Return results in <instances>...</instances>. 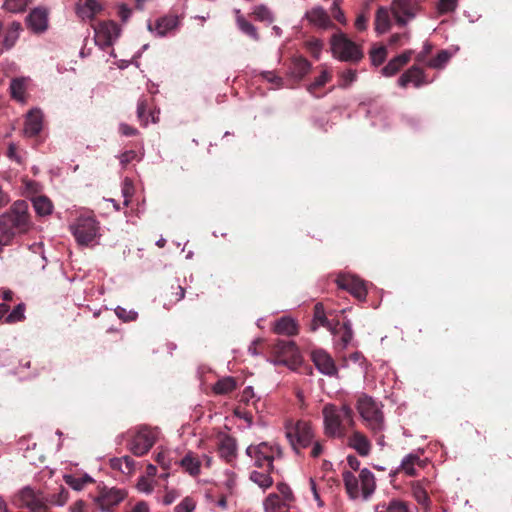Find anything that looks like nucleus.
I'll return each instance as SVG.
<instances>
[{"instance_id":"f257e3e1","label":"nucleus","mask_w":512,"mask_h":512,"mask_svg":"<svg viewBox=\"0 0 512 512\" xmlns=\"http://www.w3.org/2000/svg\"><path fill=\"white\" fill-rule=\"evenodd\" d=\"M32 227L28 202L15 201L6 212L0 215V245L11 244L16 236L27 233Z\"/></svg>"},{"instance_id":"f03ea898","label":"nucleus","mask_w":512,"mask_h":512,"mask_svg":"<svg viewBox=\"0 0 512 512\" xmlns=\"http://www.w3.org/2000/svg\"><path fill=\"white\" fill-rule=\"evenodd\" d=\"M324 433L330 438H344L349 428L355 426L354 412L344 403L340 407L326 404L322 409Z\"/></svg>"},{"instance_id":"7ed1b4c3","label":"nucleus","mask_w":512,"mask_h":512,"mask_svg":"<svg viewBox=\"0 0 512 512\" xmlns=\"http://www.w3.org/2000/svg\"><path fill=\"white\" fill-rule=\"evenodd\" d=\"M356 409L362 417L366 428L376 440V443L384 447L386 445L384 435L386 423L381 408L372 397L363 394L357 400Z\"/></svg>"},{"instance_id":"20e7f679","label":"nucleus","mask_w":512,"mask_h":512,"mask_svg":"<svg viewBox=\"0 0 512 512\" xmlns=\"http://www.w3.org/2000/svg\"><path fill=\"white\" fill-rule=\"evenodd\" d=\"M286 437L293 450L300 454V449L307 448L313 443L314 432L311 423L306 420L288 421L285 424Z\"/></svg>"},{"instance_id":"39448f33","label":"nucleus","mask_w":512,"mask_h":512,"mask_svg":"<svg viewBox=\"0 0 512 512\" xmlns=\"http://www.w3.org/2000/svg\"><path fill=\"white\" fill-rule=\"evenodd\" d=\"M331 49L336 58L345 62L358 63L364 57L361 47L342 33L332 36Z\"/></svg>"},{"instance_id":"423d86ee","label":"nucleus","mask_w":512,"mask_h":512,"mask_svg":"<svg viewBox=\"0 0 512 512\" xmlns=\"http://www.w3.org/2000/svg\"><path fill=\"white\" fill-rule=\"evenodd\" d=\"M246 454L254 461L257 468H267L268 471H274V460L280 456L281 450L278 446L271 445L268 442L251 444L246 449Z\"/></svg>"},{"instance_id":"0eeeda50","label":"nucleus","mask_w":512,"mask_h":512,"mask_svg":"<svg viewBox=\"0 0 512 512\" xmlns=\"http://www.w3.org/2000/svg\"><path fill=\"white\" fill-rule=\"evenodd\" d=\"M71 231L79 245L88 246L99 236V223L92 216H80Z\"/></svg>"},{"instance_id":"6e6552de","label":"nucleus","mask_w":512,"mask_h":512,"mask_svg":"<svg viewBox=\"0 0 512 512\" xmlns=\"http://www.w3.org/2000/svg\"><path fill=\"white\" fill-rule=\"evenodd\" d=\"M273 353L278 362L287 366H297L301 363V355L293 341L278 340L273 345Z\"/></svg>"},{"instance_id":"1a4fd4ad","label":"nucleus","mask_w":512,"mask_h":512,"mask_svg":"<svg viewBox=\"0 0 512 512\" xmlns=\"http://www.w3.org/2000/svg\"><path fill=\"white\" fill-rule=\"evenodd\" d=\"M94 32L96 44L106 49L119 37L120 29L114 21H101L94 26Z\"/></svg>"},{"instance_id":"9d476101","label":"nucleus","mask_w":512,"mask_h":512,"mask_svg":"<svg viewBox=\"0 0 512 512\" xmlns=\"http://www.w3.org/2000/svg\"><path fill=\"white\" fill-rule=\"evenodd\" d=\"M417 0H393L391 3V11L400 27L406 26L410 19L416 16L418 10Z\"/></svg>"},{"instance_id":"9b49d317","label":"nucleus","mask_w":512,"mask_h":512,"mask_svg":"<svg viewBox=\"0 0 512 512\" xmlns=\"http://www.w3.org/2000/svg\"><path fill=\"white\" fill-rule=\"evenodd\" d=\"M25 24L34 34H43L49 28V10L42 6L32 9L25 19Z\"/></svg>"},{"instance_id":"f8f14e48","label":"nucleus","mask_w":512,"mask_h":512,"mask_svg":"<svg viewBox=\"0 0 512 512\" xmlns=\"http://www.w3.org/2000/svg\"><path fill=\"white\" fill-rule=\"evenodd\" d=\"M125 498V493L117 488L102 487L99 489L95 502L103 512H108Z\"/></svg>"},{"instance_id":"ddd939ff","label":"nucleus","mask_w":512,"mask_h":512,"mask_svg":"<svg viewBox=\"0 0 512 512\" xmlns=\"http://www.w3.org/2000/svg\"><path fill=\"white\" fill-rule=\"evenodd\" d=\"M337 286L340 289L348 291L359 301H364L367 296V288L360 278L354 275H339L336 279Z\"/></svg>"},{"instance_id":"4468645a","label":"nucleus","mask_w":512,"mask_h":512,"mask_svg":"<svg viewBox=\"0 0 512 512\" xmlns=\"http://www.w3.org/2000/svg\"><path fill=\"white\" fill-rule=\"evenodd\" d=\"M155 437L153 433L146 429H140L130 442V451L135 456L145 455L154 445Z\"/></svg>"},{"instance_id":"2eb2a0df","label":"nucleus","mask_w":512,"mask_h":512,"mask_svg":"<svg viewBox=\"0 0 512 512\" xmlns=\"http://www.w3.org/2000/svg\"><path fill=\"white\" fill-rule=\"evenodd\" d=\"M181 24V18L176 14H167L158 18L154 25L151 23L148 24V30L151 32H156V35L159 37L167 36L168 34L176 31Z\"/></svg>"},{"instance_id":"dca6fc26","label":"nucleus","mask_w":512,"mask_h":512,"mask_svg":"<svg viewBox=\"0 0 512 512\" xmlns=\"http://www.w3.org/2000/svg\"><path fill=\"white\" fill-rule=\"evenodd\" d=\"M14 503L19 508H27L31 512H43L46 505L35 495L34 491L29 488H23L14 499Z\"/></svg>"},{"instance_id":"f3484780","label":"nucleus","mask_w":512,"mask_h":512,"mask_svg":"<svg viewBox=\"0 0 512 512\" xmlns=\"http://www.w3.org/2000/svg\"><path fill=\"white\" fill-rule=\"evenodd\" d=\"M311 360L322 374L330 377L338 375V368L333 358L326 351L322 349L312 351Z\"/></svg>"},{"instance_id":"a211bd4d","label":"nucleus","mask_w":512,"mask_h":512,"mask_svg":"<svg viewBox=\"0 0 512 512\" xmlns=\"http://www.w3.org/2000/svg\"><path fill=\"white\" fill-rule=\"evenodd\" d=\"M304 19H306L311 26L318 29L326 30L334 27V23L332 22L328 12L319 5L307 10L304 15Z\"/></svg>"},{"instance_id":"6ab92c4d","label":"nucleus","mask_w":512,"mask_h":512,"mask_svg":"<svg viewBox=\"0 0 512 512\" xmlns=\"http://www.w3.org/2000/svg\"><path fill=\"white\" fill-rule=\"evenodd\" d=\"M347 444L362 457L368 456L372 449V444L368 437L358 430L352 431L348 436Z\"/></svg>"},{"instance_id":"aec40b11","label":"nucleus","mask_w":512,"mask_h":512,"mask_svg":"<svg viewBox=\"0 0 512 512\" xmlns=\"http://www.w3.org/2000/svg\"><path fill=\"white\" fill-rule=\"evenodd\" d=\"M319 326L327 328L331 333H336V327L339 326L338 320H329L327 318L322 303H316L314 306V315L311 324V329L315 331Z\"/></svg>"},{"instance_id":"412c9836","label":"nucleus","mask_w":512,"mask_h":512,"mask_svg":"<svg viewBox=\"0 0 512 512\" xmlns=\"http://www.w3.org/2000/svg\"><path fill=\"white\" fill-rule=\"evenodd\" d=\"M412 53V50H407L402 54L392 58L387 63V65L382 68V74L384 76L390 77L398 73L400 69L410 61Z\"/></svg>"},{"instance_id":"4be33fe9","label":"nucleus","mask_w":512,"mask_h":512,"mask_svg":"<svg viewBox=\"0 0 512 512\" xmlns=\"http://www.w3.org/2000/svg\"><path fill=\"white\" fill-rule=\"evenodd\" d=\"M43 116L40 110H31L27 114L24 133L28 137L37 136L42 130Z\"/></svg>"},{"instance_id":"5701e85b","label":"nucleus","mask_w":512,"mask_h":512,"mask_svg":"<svg viewBox=\"0 0 512 512\" xmlns=\"http://www.w3.org/2000/svg\"><path fill=\"white\" fill-rule=\"evenodd\" d=\"M424 77V71L420 67L414 65L400 76L398 84L401 87H406L409 83H414L416 87H420L426 83Z\"/></svg>"},{"instance_id":"b1692460","label":"nucleus","mask_w":512,"mask_h":512,"mask_svg":"<svg viewBox=\"0 0 512 512\" xmlns=\"http://www.w3.org/2000/svg\"><path fill=\"white\" fill-rule=\"evenodd\" d=\"M179 465L186 473L192 477H197L200 475L201 460L199 456L192 451H189L185 454V456L179 461Z\"/></svg>"},{"instance_id":"393cba45","label":"nucleus","mask_w":512,"mask_h":512,"mask_svg":"<svg viewBox=\"0 0 512 512\" xmlns=\"http://www.w3.org/2000/svg\"><path fill=\"white\" fill-rule=\"evenodd\" d=\"M218 452L227 462H231L236 456V441L229 435L223 436L218 444Z\"/></svg>"},{"instance_id":"a878e982","label":"nucleus","mask_w":512,"mask_h":512,"mask_svg":"<svg viewBox=\"0 0 512 512\" xmlns=\"http://www.w3.org/2000/svg\"><path fill=\"white\" fill-rule=\"evenodd\" d=\"M265 512H287L289 504L277 493H270L263 503Z\"/></svg>"},{"instance_id":"bb28decb","label":"nucleus","mask_w":512,"mask_h":512,"mask_svg":"<svg viewBox=\"0 0 512 512\" xmlns=\"http://www.w3.org/2000/svg\"><path fill=\"white\" fill-rule=\"evenodd\" d=\"M102 10L101 4L97 0H86L82 5H78L77 15L84 19H92Z\"/></svg>"},{"instance_id":"cd10ccee","label":"nucleus","mask_w":512,"mask_h":512,"mask_svg":"<svg viewBox=\"0 0 512 512\" xmlns=\"http://www.w3.org/2000/svg\"><path fill=\"white\" fill-rule=\"evenodd\" d=\"M359 481L361 482L362 495L367 499L375 490V477L374 474L367 468L360 471Z\"/></svg>"},{"instance_id":"c85d7f7f","label":"nucleus","mask_w":512,"mask_h":512,"mask_svg":"<svg viewBox=\"0 0 512 512\" xmlns=\"http://www.w3.org/2000/svg\"><path fill=\"white\" fill-rule=\"evenodd\" d=\"M310 68L311 64L306 58L296 57L292 60L290 66V73L295 79L301 80L304 76L308 74Z\"/></svg>"},{"instance_id":"c756f323","label":"nucleus","mask_w":512,"mask_h":512,"mask_svg":"<svg viewBox=\"0 0 512 512\" xmlns=\"http://www.w3.org/2000/svg\"><path fill=\"white\" fill-rule=\"evenodd\" d=\"M264 471L260 472V471H257V470H254L250 473V476H249V479L257 484L260 488L266 490L268 488H270L273 483H274V480L271 476V473L273 471H268L267 468H263Z\"/></svg>"},{"instance_id":"7c9ffc66","label":"nucleus","mask_w":512,"mask_h":512,"mask_svg":"<svg viewBox=\"0 0 512 512\" xmlns=\"http://www.w3.org/2000/svg\"><path fill=\"white\" fill-rule=\"evenodd\" d=\"M237 388V380L234 377L228 376L219 379L213 385V392L217 395H227Z\"/></svg>"},{"instance_id":"2f4dec72","label":"nucleus","mask_w":512,"mask_h":512,"mask_svg":"<svg viewBox=\"0 0 512 512\" xmlns=\"http://www.w3.org/2000/svg\"><path fill=\"white\" fill-rule=\"evenodd\" d=\"M343 482L347 494L351 499H356L359 496V477L357 478L352 472L344 471L342 473Z\"/></svg>"},{"instance_id":"473e14b6","label":"nucleus","mask_w":512,"mask_h":512,"mask_svg":"<svg viewBox=\"0 0 512 512\" xmlns=\"http://www.w3.org/2000/svg\"><path fill=\"white\" fill-rule=\"evenodd\" d=\"M391 26L389 11L386 7H379L375 14V30L378 33H385Z\"/></svg>"},{"instance_id":"72a5a7b5","label":"nucleus","mask_w":512,"mask_h":512,"mask_svg":"<svg viewBox=\"0 0 512 512\" xmlns=\"http://www.w3.org/2000/svg\"><path fill=\"white\" fill-rule=\"evenodd\" d=\"M274 331L280 335L292 336L298 333V328L294 320L283 317L275 323Z\"/></svg>"},{"instance_id":"f704fd0d","label":"nucleus","mask_w":512,"mask_h":512,"mask_svg":"<svg viewBox=\"0 0 512 512\" xmlns=\"http://www.w3.org/2000/svg\"><path fill=\"white\" fill-rule=\"evenodd\" d=\"M236 23L238 28L247 36L252 38L254 41H258L260 39L259 33L256 27L247 21L245 17L240 13L239 10L236 11Z\"/></svg>"},{"instance_id":"c9c22d12","label":"nucleus","mask_w":512,"mask_h":512,"mask_svg":"<svg viewBox=\"0 0 512 512\" xmlns=\"http://www.w3.org/2000/svg\"><path fill=\"white\" fill-rule=\"evenodd\" d=\"M33 207L39 216H47L52 213L53 204L46 196H37L33 199Z\"/></svg>"},{"instance_id":"e433bc0d","label":"nucleus","mask_w":512,"mask_h":512,"mask_svg":"<svg viewBox=\"0 0 512 512\" xmlns=\"http://www.w3.org/2000/svg\"><path fill=\"white\" fill-rule=\"evenodd\" d=\"M332 334L339 335L342 347L343 348L347 347V345L351 342V340L353 338V331H352L350 321L346 320L343 323L339 322V326L336 327V333H332Z\"/></svg>"},{"instance_id":"4c0bfd02","label":"nucleus","mask_w":512,"mask_h":512,"mask_svg":"<svg viewBox=\"0 0 512 512\" xmlns=\"http://www.w3.org/2000/svg\"><path fill=\"white\" fill-rule=\"evenodd\" d=\"M415 465L423 467V461L416 454H409L402 460L401 469L409 476H416Z\"/></svg>"},{"instance_id":"58836bf2","label":"nucleus","mask_w":512,"mask_h":512,"mask_svg":"<svg viewBox=\"0 0 512 512\" xmlns=\"http://www.w3.org/2000/svg\"><path fill=\"white\" fill-rule=\"evenodd\" d=\"M64 480L74 490H81L85 484L93 482V479L87 474L83 476L65 475Z\"/></svg>"},{"instance_id":"ea45409f","label":"nucleus","mask_w":512,"mask_h":512,"mask_svg":"<svg viewBox=\"0 0 512 512\" xmlns=\"http://www.w3.org/2000/svg\"><path fill=\"white\" fill-rule=\"evenodd\" d=\"M11 96L17 101L23 102L25 100V80L16 78L10 84Z\"/></svg>"},{"instance_id":"a19ab883","label":"nucleus","mask_w":512,"mask_h":512,"mask_svg":"<svg viewBox=\"0 0 512 512\" xmlns=\"http://www.w3.org/2000/svg\"><path fill=\"white\" fill-rule=\"evenodd\" d=\"M25 309L24 303H19L5 318V323L13 324L25 320Z\"/></svg>"},{"instance_id":"79ce46f5","label":"nucleus","mask_w":512,"mask_h":512,"mask_svg":"<svg viewBox=\"0 0 512 512\" xmlns=\"http://www.w3.org/2000/svg\"><path fill=\"white\" fill-rule=\"evenodd\" d=\"M32 0H5L3 7L12 13H20L25 11L26 7Z\"/></svg>"},{"instance_id":"37998d69","label":"nucleus","mask_w":512,"mask_h":512,"mask_svg":"<svg viewBox=\"0 0 512 512\" xmlns=\"http://www.w3.org/2000/svg\"><path fill=\"white\" fill-rule=\"evenodd\" d=\"M148 106H149V99L148 98L141 97L138 100V104H137V118H138L139 122L142 125H144V126H146L148 124V121H149V117H148V114H147Z\"/></svg>"},{"instance_id":"c03bdc74","label":"nucleus","mask_w":512,"mask_h":512,"mask_svg":"<svg viewBox=\"0 0 512 512\" xmlns=\"http://www.w3.org/2000/svg\"><path fill=\"white\" fill-rule=\"evenodd\" d=\"M21 30V24L19 22H12L6 32L4 43L7 47L14 45L18 38L19 31Z\"/></svg>"},{"instance_id":"a18cd8bd","label":"nucleus","mask_w":512,"mask_h":512,"mask_svg":"<svg viewBox=\"0 0 512 512\" xmlns=\"http://www.w3.org/2000/svg\"><path fill=\"white\" fill-rule=\"evenodd\" d=\"M387 57V49L385 46L374 47L370 51L371 62L374 66H380Z\"/></svg>"},{"instance_id":"49530a36","label":"nucleus","mask_w":512,"mask_h":512,"mask_svg":"<svg viewBox=\"0 0 512 512\" xmlns=\"http://www.w3.org/2000/svg\"><path fill=\"white\" fill-rule=\"evenodd\" d=\"M331 79V74L327 70H323L321 74L308 86V91L315 94V91L323 87Z\"/></svg>"},{"instance_id":"de8ad7c7","label":"nucleus","mask_w":512,"mask_h":512,"mask_svg":"<svg viewBox=\"0 0 512 512\" xmlns=\"http://www.w3.org/2000/svg\"><path fill=\"white\" fill-rule=\"evenodd\" d=\"M253 15L259 21H267V22H270V23L273 21L272 13L264 5L256 6L254 8V10H253Z\"/></svg>"},{"instance_id":"09e8293b","label":"nucleus","mask_w":512,"mask_h":512,"mask_svg":"<svg viewBox=\"0 0 512 512\" xmlns=\"http://www.w3.org/2000/svg\"><path fill=\"white\" fill-rule=\"evenodd\" d=\"M341 82L339 86L341 88H347L350 86L354 81L357 79V71L353 69H348L346 71H343L340 74Z\"/></svg>"},{"instance_id":"8fccbe9b","label":"nucleus","mask_w":512,"mask_h":512,"mask_svg":"<svg viewBox=\"0 0 512 512\" xmlns=\"http://www.w3.org/2000/svg\"><path fill=\"white\" fill-rule=\"evenodd\" d=\"M196 501L191 497H185L175 508V512H194Z\"/></svg>"},{"instance_id":"3c124183","label":"nucleus","mask_w":512,"mask_h":512,"mask_svg":"<svg viewBox=\"0 0 512 512\" xmlns=\"http://www.w3.org/2000/svg\"><path fill=\"white\" fill-rule=\"evenodd\" d=\"M380 512H409V509L404 501L393 499L386 506L385 510Z\"/></svg>"},{"instance_id":"603ef678","label":"nucleus","mask_w":512,"mask_h":512,"mask_svg":"<svg viewBox=\"0 0 512 512\" xmlns=\"http://www.w3.org/2000/svg\"><path fill=\"white\" fill-rule=\"evenodd\" d=\"M341 2H342V0H334L330 10H331L332 17L336 21H338L341 24H345L346 23V17H345L344 12L342 11V9L340 7Z\"/></svg>"},{"instance_id":"864d4df0","label":"nucleus","mask_w":512,"mask_h":512,"mask_svg":"<svg viewBox=\"0 0 512 512\" xmlns=\"http://www.w3.org/2000/svg\"><path fill=\"white\" fill-rule=\"evenodd\" d=\"M449 58V53L445 50H441L436 57L429 61L428 65L432 68H440L449 60Z\"/></svg>"},{"instance_id":"5fc2aeb1","label":"nucleus","mask_w":512,"mask_h":512,"mask_svg":"<svg viewBox=\"0 0 512 512\" xmlns=\"http://www.w3.org/2000/svg\"><path fill=\"white\" fill-rule=\"evenodd\" d=\"M277 490L279 492L281 499L285 500L288 504L289 502L294 500L293 492L289 485H287L286 483H278Z\"/></svg>"},{"instance_id":"6e6d98bb","label":"nucleus","mask_w":512,"mask_h":512,"mask_svg":"<svg viewBox=\"0 0 512 512\" xmlns=\"http://www.w3.org/2000/svg\"><path fill=\"white\" fill-rule=\"evenodd\" d=\"M115 313H116V315H117L120 319H122V320H123V321H125V322L134 321V320H136V318H137V316H138L137 312L132 311V310L128 311V310H126L125 308L120 307V306H118V307L115 309Z\"/></svg>"},{"instance_id":"4d7b16f0","label":"nucleus","mask_w":512,"mask_h":512,"mask_svg":"<svg viewBox=\"0 0 512 512\" xmlns=\"http://www.w3.org/2000/svg\"><path fill=\"white\" fill-rule=\"evenodd\" d=\"M458 0H439L438 10L441 14H446L455 11L457 8Z\"/></svg>"},{"instance_id":"13d9d810","label":"nucleus","mask_w":512,"mask_h":512,"mask_svg":"<svg viewBox=\"0 0 512 512\" xmlns=\"http://www.w3.org/2000/svg\"><path fill=\"white\" fill-rule=\"evenodd\" d=\"M413 495L419 504H425L429 499L427 492L420 485L413 487Z\"/></svg>"},{"instance_id":"bf43d9fd","label":"nucleus","mask_w":512,"mask_h":512,"mask_svg":"<svg viewBox=\"0 0 512 512\" xmlns=\"http://www.w3.org/2000/svg\"><path fill=\"white\" fill-rule=\"evenodd\" d=\"M137 487L140 491L145 493H151L153 491L152 483L145 477H141L138 481Z\"/></svg>"},{"instance_id":"052dcab7","label":"nucleus","mask_w":512,"mask_h":512,"mask_svg":"<svg viewBox=\"0 0 512 512\" xmlns=\"http://www.w3.org/2000/svg\"><path fill=\"white\" fill-rule=\"evenodd\" d=\"M255 397L254 389L251 386L245 387L241 393L240 401L248 404Z\"/></svg>"},{"instance_id":"680f3d73","label":"nucleus","mask_w":512,"mask_h":512,"mask_svg":"<svg viewBox=\"0 0 512 512\" xmlns=\"http://www.w3.org/2000/svg\"><path fill=\"white\" fill-rule=\"evenodd\" d=\"M171 294H172V296H174V298L173 299L171 298L169 300V303L170 304H174V303H177V302H179L180 300H182L184 298L185 290H184V288L182 286L177 285L175 287V291L172 292Z\"/></svg>"},{"instance_id":"e2e57ef3","label":"nucleus","mask_w":512,"mask_h":512,"mask_svg":"<svg viewBox=\"0 0 512 512\" xmlns=\"http://www.w3.org/2000/svg\"><path fill=\"white\" fill-rule=\"evenodd\" d=\"M119 131L124 136H135L138 134V130L126 123H121L119 126Z\"/></svg>"},{"instance_id":"0e129e2a","label":"nucleus","mask_w":512,"mask_h":512,"mask_svg":"<svg viewBox=\"0 0 512 512\" xmlns=\"http://www.w3.org/2000/svg\"><path fill=\"white\" fill-rule=\"evenodd\" d=\"M132 14V10L125 4H121L118 8V16L123 22H126Z\"/></svg>"},{"instance_id":"69168bd1","label":"nucleus","mask_w":512,"mask_h":512,"mask_svg":"<svg viewBox=\"0 0 512 512\" xmlns=\"http://www.w3.org/2000/svg\"><path fill=\"white\" fill-rule=\"evenodd\" d=\"M7 157L17 163H21V158L17 154V146L14 143H10L7 150Z\"/></svg>"},{"instance_id":"338daca9","label":"nucleus","mask_w":512,"mask_h":512,"mask_svg":"<svg viewBox=\"0 0 512 512\" xmlns=\"http://www.w3.org/2000/svg\"><path fill=\"white\" fill-rule=\"evenodd\" d=\"M137 157V153L134 150L125 151L120 156V162L123 165H126L133 161Z\"/></svg>"},{"instance_id":"774afa93","label":"nucleus","mask_w":512,"mask_h":512,"mask_svg":"<svg viewBox=\"0 0 512 512\" xmlns=\"http://www.w3.org/2000/svg\"><path fill=\"white\" fill-rule=\"evenodd\" d=\"M180 496V494L176 491V490H169L165 493L164 497H163V503L165 505H170L172 504L178 497Z\"/></svg>"}]
</instances>
